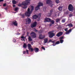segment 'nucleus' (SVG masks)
<instances>
[{
	"instance_id": "e433bc0d",
	"label": "nucleus",
	"mask_w": 75,
	"mask_h": 75,
	"mask_svg": "<svg viewBox=\"0 0 75 75\" xmlns=\"http://www.w3.org/2000/svg\"><path fill=\"white\" fill-rule=\"evenodd\" d=\"M64 38V36H62L59 38V39L60 40H62Z\"/></svg>"
},
{
	"instance_id": "37998d69",
	"label": "nucleus",
	"mask_w": 75,
	"mask_h": 75,
	"mask_svg": "<svg viewBox=\"0 0 75 75\" xmlns=\"http://www.w3.org/2000/svg\"><path fill=\"white\" fill-rule=\"evenodd\" d=\"M39 33H42V30H40V31H39Z\"/></svg>"
},
{
	"instance_id": "412c9836",
	"label": "nucleus",
	"mask_w": 75,
	"mask_h": 75,
	"mask_svg": "<svg viewBox=\"0 0 75 75\" xmlns=\"http://www.w3.org/2000/svg\"><path fill=\"white\" fill-rule=\"evenodd\" d=\"M28 40L29 41H32V40H33L30 36H29Z\"/></svg>"
},
{
	"instance_id": "680f3d73",
	"label": "nucleus",
	"mask_w": 75,
	"mask_h": 75,
	"mask_svg": "<svg viewBox=\"0 0 75 75\" xmlns=\"http://www.w3.org/2000/svg\"><path fill=\"white\" fill-rule=\"evenodd\" d=\"M74 10L75 11V8H74Z\"/></svg>"
},
{
	"instance_id": "f8f14e48",
	"label": "nucleus",
	"mask_w": 75,
	"mask_h": 75,
	"mask_svg": "<svg viewBox=\"0 0 75 75\" xmlns=\"http://www.w3.org/2000/svg\"><path fill=\"white\" fill-rule=\"evenodd\" d=\"M44 38H45L44 36L42 35V34H40L39 37V38L40 40H42Z\"/></svg>"
},
{
	"instance_id": "bf43d9fd",
	"label": "nucleus",
	"mask_w": 75,
	"mask_h": 75,
	"mask_svg": "<svg viewBox=\"0 0 75 75\" xmlns=\"http://www.w3.org/2000/svg\"><path fill=\"white\" fill-rule=\"evenodd\" d=\"M1 16V14L0 13V16Z\"/></svg>"
},
{
	"instance_id": "f257e3e1",
	"label": "nucleus",
	"mask_w": 75,
	"mask_h": 75,
	"mask_svg": "<svg viewBox=\"0 0 75 75\" xmlns=\"http://www.w3.org/2000/svg\"><path fill=\"white\" fill-rule=\"evenodd\" d=\"M34 10V6H31V9L30 11V8H28V11L26 12L25 13V15L26 16H28V17H30V16L31 13L33 12V11Z\"/></svg>"
},
{
	"instance_id": "dca6fc26",
	"label": "nucleus",
	"mask_w": 75,
	"mask_h": 75,
	"mask_svg": "<svg viewBox=\"0 0 75 75\" xmlns=\"http://www.w3.org/2000/svg\"><path fill=\"white\" fill-rule=\"evenodd\" d=\"M48 42V39L47 38H45L44 40V42H43L44 43H45V44L47 43Z\"/></svg>"
},
{
	"instance_id": "a18cd8bd",
	"label": "nucleus",
	"mask_w": 75,
	"mask_h": 75,
	"mask_svg": "<svg viewBox=\"0 0 75 75\" xmlns=\"http://www.w3.org/2000/svg\"><path fill=\"white\" fill-rule=\"evenodd\" d=\"M26 53V52L25 51H23V54H25Z\"/></svg>"
},
{
	"instance_id": "5701e85b",
	"label": "nucleus",
	"mask_w": 75,
	"mask_h": 75,
	"mask_svg": "<svg viewBox=\"0 0 75 75\" xmlns=\"http://www.w3.org/2000/svg\"><path fill=\"white\" fill-rule=\"evenodd\" d=\"M60 20H61V19L60 18H57L56 20V22L58 23L60 21Z\"/></svg>"
},
{
	"instance_id": "79ce46f5",
	"label": "nucleus",
	"mask_w": 75,
	"mask_h": 75,
	"mask_svg": "<svg viewBox=\"0 0 75 75\" xmlns=\"http://www.w3.org/2000/svg\"><path fill=\"white\" fill-rule=\"evenodd\" d=\"M42 49H43V50H45V47H42Z\"/></svg>"
},
{
	"instance_id": "a878e982",
	"label": "nucleus",
	"mask_w": 75,
	"mask_h": 75,
	"mask_svg": "<svg viewBox=\"0 0 75 75\" xmlns=\"http://www.w3.org/2000/svg\"><path fill=\"white\" fill-rule=\"evenodd\" d=\"M66 21V19H63L62 20V23H65Z\"/></svg>"
},
{
	"instance_id": "a211bd4d",
	"label": "nucleus",
	"mask_w": 75,
	"mask_h": 75,
	"mask_svg": "<svg viewBox=\"0 0 75 75\" xmlns=\"http://www.w3.org/2000/svg\"><path fill=\"white\" fill-rule=\"evenodd\" d=\"M67 26L69 27H73V25L72 23H69L67 24Z\"/></svg>"
},
{
	"instance_id": "7c9ffc66",
	"label": "nucleus",
	"mask_w": 75,
	"mask_h": 75,
	"mask_svg": "<svg viewBox=\"0 0 75 75\" xmlns=\"http://www.w3.org/2000/svg\"><path fill=\"white\" fill-rule=\"evenodd\" d=\"M52 15V13H50L48 14L47 16H48V17H50V16H51Z\"/></svg>"
},
{
	"instance_id": "5fc2aeb1",
	"label": "nucleus",
	"mask_w": 75,
	"mask_h": 75,
	"mask_svg": "<svg viewBox=\"0 0 75 75\" xmlns=\"http://www.w3.org/2000/svg\"><path fill=\"white\" fill-rule=\"evenodd\" d=\"M16 5H13V7H16Z\"/></svg>"
},
{
	"instance_id": "13d9d810",
	"label": "nucleus",
	"mask_w": 75,
	"mask_h": 75,
	"mask_svg": "<svg viewBox=\"0 0 75 75\" xmlns=\"http://www.w3.org/2000/svg\"><path fill=\"white\" fill-rule=\"evenodd\" d=\"M23 41H25V38H24L23 39Z\"/></svg>"
},
{
	"instance_id": "bb28decb",
	"label": "nucleus",
	"mask_w": 75,
	"mask_h": 75,
	"mask_svg": "<svg viewBox=\"0 0 75 75\" xmlns=\"http://www.w3.org/2000/svg\"><path fill=\"white\" fill-rule=\"evenodd\" d=\"M37 16L38 17V18H40V17H41V14L39 13Z\"/></svg>"
},
{
	"instance_id": "6ab92c4d",
	"label": "nucleus",
	"mask_w": 75,
	"mask_h": 75,
	"mask_svg": "<svg viewBox=\"0 0 75 75\" xmlns=\"http://www.w3.org/2000/svg\"><path fill=\"white\" fill-rule=\"evenodd\" d=\"M40 9V7H39V5H38L35 8V10H38Z\"/></svg>"
},
{
	"instance_id": "f704fd0d",
	"label": "nucleus",
	"mask_w": 75,
	"mask_h": 75,
	"mask_svg": "<svg viewBox=\"0 0 75 75\" xmlns=\"http://www.w3.org/2000/svg\"><path fill=\"white\" fill-rule=\"evenodd\" d=\"M21 17H22V18H24V17H25V15H24V14H21Z\"/></svg>"
},
{
	"instance_id": "8fccbe9b",
	"label": "nucleus",
	"mask_w": 75,
	"mask_h": 75,
	"mask_svg": "<svg viewBox=\"0 0 75 75\" xmlns=\"http://www.w3.org/2000/svg\"><path fill=\"white\" fill-rule=\"evenodd\" d=\"M28 34H29V33H28V32H27V35H28Z\"/></svg>"
},
{
	"instance_id": "20e7f679",
	"label": "nucleus",
	"mask_w": 75,
	"mask_h": 75,
	"mask_svg": "<svg viewBox=\"0 0 75 75\" xmlns=\"http://www.w3.org/2000/svg\"><path fill=\"white\" fill-rule=\"evenodd\" d=\"M46 3L47 4H48L51 7H52L53 4H52V2L51 1V0H47L46 1Z\"/></svg>"
},
{
	"instance_id": "72a5a7b5",
	"label": "nucleus",
	"mask_w": 75,
	"mask_h": 75,
	"mask_svg": "<svg viewBox=\"0 0 75 75\" xmlns=\"http://www.w3.org/2000/svg\"><path fill=\"white\" fill-rule=\"evenodd\" d=\"M24 7H23V8H24V9H25V8H27V5H26L25 6H24Z\"/></svg>"
},
{
	"instance_id": "c03bdc74",
	"label": "nucleus",
	"mask_w": 75,
	"mask_h": 75,
	"mask_svg": "<svg viewBox=\"0 0 75 75\" xmlns=\"http://www.w3.org/2000/svg\"><path fill=\"white\" fill-rule=\"evenodd\" d=\"M69 17H72V14H69Z\"/></svg>"
},
{
	"instance_id": "7ed1b4c3",
	"label": "nucleus",
	"mask_w": 75,
	"mask_h": 75,
	"mask_svg": "<svg viewBox=\"0 0 75 75\" xmlns=\"http://www.w3.org/2000/svg\"><path fill=\"white\" fill-rule=\"evenodd\" d=\"M54 33V30H52L48 33V34L49 35L50 38H52L53 37L55 36V33Z\"/></svg>"
},
{
	"instance_id": "4468645a",
	"label": "nucleus",
	"mask_w": 75,
	"mask_h": 75,
	"mask_svg": "<svg viewBox=\"0 0 75 75\" xmlns=\"http://www.w3.org/2000/svg\"><path fill=\"white\" fill-rule=\"evenodd\" d=\"M33 20H35V19L38 18V16H37V15H35L33 16Z\"/></svg>"
},
{
	"instance_id": "e2e57ef3",
	"label": "nucleus",
	"mask_w": 75,
	"mask_h": 75,
	"mask_svg": "<svg viewBox=\"0 0 75 75\" xmlns=\"http://www.w3.org/2000/svg\"><path fill=\"white\" fill-rule=\"evenodd\" d=\"M16 12H17V11Z\"/></svg>"
},
{
	"instance_id": "4c0bfd02",
	"label": "nucleus",
	"mask_w": 75,
	"mask_h": 75,
	"mask_svg": "<svg viewBox=\"0 0 75 75\" xmlns=\"http://www.w3.org/2000/svg\"><path fill=\"white\" fill-rule=\"evenodd\" d=\"M59 41H58L56 42V44H59Z\"/></svg>"
},
{
	"instance_id": "3c124183",
	"label": "nucleus",
	"mask_w": 75,
	"mask_h": 75,
	"mask_svg": "<svg viewBox=\"0 0 75 75\" xmlns=\"http://www.w3.org/2000/svg\"><path fill=\"white\" fill-rule=\"evenodd\" d=\"M4 0H0V2H1L2 1H3Z\"/></svg>"
},
{
	"instance_id": "ea45409f",
	"label": "nucleus",
	"mask_w": 75,
	"mask_h": 75,
	"mask_svg": "<svg viewBox=\"0 0 75 75\" xmlns=\"http://www.w3.org/2000/svg\"><path fill=\"white\" fill-rule=\"evenodd\" d=\"M6 6V3L4 4L3 6L4 7H5Z\"/></svg>"
},
{
	"instance_id": "aec40b11",
	"label": "nucleus",
	"mask_w": 75,
	"mask_h": 75,
	"mask_svg": "<svg viewBox=\"0 0 75 75\" xmlns=\"http://www.w3.org/2000/svg\"><path fill=\"white\" fill-rule=\"evenodd\" d=\"M39 6V7H40V6H43V4L42 3L40 2L38 3V5Z\"/></svg>"
},
{
	"instance_id": "4be33fe9",
	"label": "nucleus",
	"mask_w": 75,
	"mask_h": 75,
	"mask_svg": "<svg viewBox=\"0 0 75 75\" xmlns=\"http://www.w3.org/2000/svg\"><path fill=\"white\" fill-rule=\"evenodd\" d=\"M28 49L31 48V45L30 44H28Z\"/></svg>"
},
{
	"instance_id": "864d4df0",
	"label": "nucleus",
	"mask_w": 75,
	"mask_h": 75,
	"mask_svg": "<svg viewBox=\"0 0 75 75\" xmlns=\"http://www.w3.org/2000/svg\"><path fill=\"white\" fill-rule=\"evenodd\" d=\"M5 10H7V8L6 7L5 8Z\"/></svg>"
},
{
	"instance_id": "393cba45",
	"label": "nucleus",
	"mask_w": 75,
	"mask_h": 75,
	"mask_svg": "<svg viewBox=\"0 0 75 75\" xmlns=\"http://www.w3.org/2000/svg\"><path fill=\"white\" fill-rule=\"evenodd\" d=\"M16 1H15V0H13L12 1V3H13V4H16Z\"/></svg>"
},
{
	"instance_id": "6e6552de",
	"label": "nucleus",
	"mask_w": 75,
	"mask_h": 75,
	"mask_svg": "<svg viewBox=\"0 0 75 75\" xmlns=\"http://www.w3.org/2000/svg\"><path fill=\"white\" fill-rule=\"evenodd\" d=\"M25 20L26 23H28V24H30L31 23V19L28 18H27V19H26Z\"/></svg>"
},
{
	"instance_id": "09e8293b",
	"label": "nucleus",
	"mask_w": 75,
	"mask_h": 75,
	"mask_svg": "<svg viewBox=\"0 0 75 75\" xmlns=\"http://www.w3.org/2000/svg\"><path fill=\"white\" fill-rule=\"evenodd\" d=\"M21 38L24 39V37L23 36H22V37H21Z\"/></svg>"
},
{
	"instance_id": "a19ab883",
	"label": "nucleus",
	"mask_w": 75,
	"mask_h": 75,
	"mask_svg": "<svg viewBox=\"0 0 75 75\" xmlns=\"http://www.w3.org/2000/svg\"><path fill=\"white\" fill-rule=\"evenodd\" d=\"M26 52H27V54H29L28 50H26Z\"/></svg>"
},
{
	"instance_id": "39448f33",
	"label": "nucleus",
	"mask_w": 75,
	"mask_h": 75,
	"mask_svg": "<svg viewBox=\"0 0 75 75\" xmlns=\"http://www.w3.org/2000/svg\"><path fill=\"white\" fill-rule=\"evenodd\" d=\"M30 34L31 37L33 38H36L37 37L36 33L33 32H31Z\"/></svg>"
},
{
	"instance_id": "ddd939ff",
	"label": "nucleus",
	"mask_w": 75,
	"mask_h": 75,
	"mask_svg": "<svg viewBox=\"0 0 75 75\" xmlns=\"http://www.w3.org/2000/svg\"><path fill=\"white\" fill-rule=\"evenodd\" d=\"M34 50L35 51V52H38L39 50V49L38 48L35 47Z\"/></svg>"
},
{
	"instance_id": "1a4fd4ad",
	"label": "nucleus",
	"mask_w": 75,
	"mask_h": 75,
	"mask_svg": "<svg viewBox=\"0 0 75 75\" xmlns=\"http://www.w3.org/2000/svg\"><path fill=\"white\" fill-rule=\"evenodd\" d=\"M51 19L48 18H46L45 19V23H46V22H50L51 21Z\"/></svg>"
},
{
	"instance_id": "c85d7f7f",
	"label": "nucleus",
	"mask_w": 75,
	"mask_h": 75,
	"mask_svg": "<svg viewBox=\"0 0 75 75\" xmlns=\"http://www.w3.org/2000/svg\"><path fill=\"white\" fill-rule=\"evenodd\" d=\"M18 10V8L16 7L15 8L14 11H17V10Z\"/></svg>"
},
{
	"instance_id": "0eeeda50",
	"label": "nucleus",
	"mask_w": 75,
	"mask_h": 75,
	"mask_svg": "<svg viewBox=\"0 0 75 75\" xmlns=\"http://www.w3.org/2000/svg\"><path fill=\"white\" fill-rule=\"evenodd\" d=\"M37 22L35 21L33 23V24H31L30 27L31 28H34V27H35L37 25Z\"/></svg>"
},
{
	"instance_id": "2eb2a0df",
	"label": "nucleus",
	"mask_w": 75,
	"mask_h": 75,
	"mask_svg": "<svg viewBox=\"0 0 75 75\" xmlns=\"http://www.w3.org/2000/svg\"><path fill=\"white\" fill-rule=\"evenodd\" d=\"M62 6H59L58 8V10H59V11H62Z\"/></svg>"
},
{
	"instance_id": "473e14b6",
	"label": "nucleus",
	"mask_w": 75,
	"mask_h": 75,
	"mask_svg": "<svg viewBox=\"0 0 75 75\" xmlns=\"http://www.w3.org/2000/svg\"><path fill=\"white\" fill-rule=\"evenodd\" d=\"M55 2L56 3L58 4V3H59V0H56Z\"/></svg>"
},
{
	"instance_id": "9d476101",
	"label": "nucleus",
	"mask_w": 75,
	"mask_h": 75,
	"mask_svg": "<svg viewBox=\"0 0 75 75\" xmlns=\"http://www.w3.org/2000/svg\"><path fill=\"white\" fill-rule=\"evenodd\" d=\"M12 24L14 25L15 26H17V25H18V23L16 21H12Z\"/></svg>"
},
{
	"instance_id": "4d7b16f0",
	"label": "nucleus",
	"mask_w": 75,
	"mask_h": 75,
	"mask_svg": "<svg viewBox=\"0 0 75 75\" xmlns=\"http://www.w3.org/2000/svg\"><path fill=\"white\" fill-rule=\"evenodd\" d=\"M50 26H51L52 25V24H50Z\"/></svg>"
},
{
	"instance_id": "c756f323",
	"label": "nucleus",
	"mask_w": 75,
	"mask_h": 75,
	"mask_svg": "<svg viewBox=\"0 0 75 75\" xmlns=\"http://www.w3.org/2000/svg\"><path fill=\"white\" fill-rule=\"evenodd\" d=\"M50 22H51L52 24H54V21L53 20L52 21L51 20V21H50Z\"/></svg>"
},
{
	"instance_id": "49530a36",
	"label": "nucleus",
	"mask_w": 75,
	"mask_h": 75,
	"mask_svg": "<svg viewBox=\"0 0 75 75\" xmlns=\"http://www.w3.org/2000/svg\"><path fill=\"white\" fill-rule=\"evenodd\" d=\"M50 41H51V42H52V43H54L55 42V41H52L51 40H50Z\"/></svg>"
},
{
	"instance_id": "f03ea898",
	"label": "nucleus",
	"mask_w": 75,
	"mask_h": 75,
	"mask_svg": "<svg viewBox=\"0 0 75 75\" xmlns=\"http://www.w3.org/2000/svg\"><path fill=\"white\" fill-rule=\"evenodd\" d=\"M30 0H25V1L22 2L21 4H19L18 6L21 7L22 5L24 6L28 5L29 4H30Z\"/></svg>"
},
{
	"instance_id": "b1692460",
	"label": "nucleus",
	"mask_w": 75,
	"mask_h": 75,
	"mask_svg": "<svg viewBox=\"0 0 75 75\" xmlns=\"http://www.w3.org/2000/svg\"><path fill=\"white\" fill-rule=\"evenodd\" d=\"M27 45H26V43H24L23 45V47L25 48H27Z\"/></svg>"
},
{
	"instance_id": "423d86ee",
	"label": "nucleus",
	"mask_w": 75,
	"mask_h": 75,
	"mask_svg": "<svg viewBox=\"0 0 75 75\" xmlns=\"http://www.w3.org/2000/svg\"><path fill=\"white\" fill-rule=\"evenodd\" d=\"M68 9L69 11H72L74 10V7L72 4H70L69 5Z\"/></svg>"
},
{
	"instance_id": "6e6d98bb",
	"label": "nucleus",
	"mask_w": 75,
	"mask_h": 75,
	"mask_svg": "<svg viewBox=\"0 0 75 75\" xmlns=\"http://www.w3.org/2000/svg\"><path fill=\"white\" fill-rule=\"evenodd\" d=\"M31 44L32 45H33V42H31Z\"/></svg>"
},
{
	"instance_id": "f3484780",
	"label": "nucleus",
	"mask_w": 75,
	"mask_h": 75,
	"mask_svg": "<svg viewBox=\"0 0 75 75\" xmlns=\"http://www.w3.org/2000/svg\"><path fill=\"white\" fill-rule=\"evenodd\" d=\"M71 31H72V30H71V29H70L68 31H67L66 32V34H68L69 33L71 32Z\"/></svg>"
},
{
	"instance_id": "052dcab7",
	"label": "nucleus",
	"mask_w": 75,
	"mask_h": 75,
	"mask_svg": "<svg viewBox=\"0 0 75 75\" xmlns=\"http://www.w3.org/2000/svg\"><path fill=\"white\" fill-rule=\"evenodd\" d=\"M14 13H16V12H14Z\"/></svg>"
},
{
	"instance_id": "58836bf2",
	"label": "nucleus",
	"mask_w": 75,
	"mask_h": 75,
	"mask_svg": "<svg viewBox=\"0 0 75 75\" xmlns=\"http://www.w3.org/2000/svg\"><path fill=\"white\" fill-rule=\"evenodd\" d=\"M56 45V43H55V42H54V43L53 44V46H55V45Z\"/></svg>"
},
{
	"instance_id": "9b49d317",
	"label": "nucleus",
	"mask_w": 75,
	"mask_h": 75,
	"mask_svg": "<svg viewBox=\"0 0 75 75\" xmlns=\"http://www.w3.org/2000/svg\"><path fill=\"white\" fill-rule=\"evenodd\" d=\"M62 34H63V33L62 32H60L56 35V36H57V37H60V36H61V35H62Z\"/></svg>"
},
{
	"instance_id": "2f4dec72",
	"label": "nucleus",
	"mask_w": 75,
	"mask_h": 75,
	"mask_svg": "<svg viewBox=\"0 0 75 75\" xmlns=\"http://www.w3.org/2000/svg\"><path fill=\"white\" fill-rule=\"evenodd\" d=\"M60 43H61V44H62V43H63V42H64V40L60 39Z\"/></svg>"
},
{
	"instance_id": "c9c22d12",
	"label": "nucleus",
	"mask_w": 75,
	"mask_h": 75,
	"mask_svg": "<svg viewBox=\"0 0 75 75\" xmlns=\"http://www.w3.org/2000/svg\"><path fill=\"white\" fill-rule=\"evenodd\" d=\"M50 13H51V14H52V12H53V9H51L50 11Z\"/></svg>"
},
{
	"instance_id": "cd10ccee",
	"label": "nucleus",
	"mask_w": 75,
	"mask_h": 75,
	"mask_svg": "<svg viewBox=\"0 0 75 75\" xmlns=\"http://www.w3.org/2000/svg\"><path fill=\"white\" fill-rule=\"evenodd\" d=\"M29 50L31 52H33V48H31V47H30V48L29 49Z\"/></svg>"
},
{
	"instance_id": "de8ad7c7",
	"label": "nucleus",
	"mask_w": 75,
	"mask_h": 75,
	"mask_svg": "<svg viewBox=\"0 0 75 75\" xmlns=\"http://www.w3.org/2000/svg\"><path fill=\"white\" fill-rule=\"evenodd\" d=\"M64 30L66 31H68V29H67V28H66L64 29Z\"/></svg>"
},
{
	"instance_id": "603ef678",
	"label": "nucleus",
	"mask_w": 75,
	"mask_h": 75,
	"mask_svg": "<svg viewBox=\"0 0 75 75\" xmlns=\"http://www.w3.org/2000/svg\"><path fill=\"white\" fill-rule=\"evenodd\" d=\"M35 32H38V30L36 29L35 30Z\"/></svg>"
}]
</instances>
